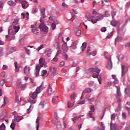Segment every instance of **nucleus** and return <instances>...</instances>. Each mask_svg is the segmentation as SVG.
<instances>
[{
    "mask_svg": "<svg viewBox=\"0 0 130 130\" xmlns=\"http://www.w3.org/2000/svg\"><path fill=\"white\" fill-rule=\"evenodd\" d=\"M39 64L37 65L36 67V75L37 76H39V72H40V69H41V68H43L44 62H45V59L43 58H40L39 60Z\"/></svg>",
    "mask_w": 130,
    "mask_h": 130,
    "instance_id": "obj_1",
    "label": "nucleus"
},
{
    "mask_svg": "<svg viewBox=\"0 0 130 130\" xmlns=\"http://www.w3.org/2000/svg\"><path fill=\"white\" fill-rule=\"evenodd\" d=\"M43 86H44L43 83H42L40 87H37L36 90V92H34L31 94L30 98L35 100V99L37 98V95H38V94H39V93L42 91V88H43Z\"/></svg>",
    "mask_w": 130,
    "mask_h": 130,
    "instance_id": "obj_2",
    "label": "nucleus"
},
{
    "mask_svg": "<svg viewBox=\"0 0 130 130\" xmlns=\"http://www.w3.org/2000/svg\"><path fill=\"white\" fill-rule=\"evenodd\" d=\"M50 72H52V73L50 75L51 78H53L55 75H57V70H56V68L55 67H50Z\"/></svg>",
    "mask_w": 130,
    "mask_h": 130,
    "instance_id": "obj_3",
    "label": "nucleus"
},
{
    "mask_svg": "<svg viewBox=\"0 0 130 130\" xmlns=\"http://www.w3.org/2000/svg\"><path fill=\"white\" fill-rule=\"evenodd\" d=\"M39 28L40 30H43L45 34H47V33H48V27H47V26L40 24L39 25Z\"/></svg>",
    "mask_w": 130,
    "mask_h": 130,
    "instance_id": "obj_4",
    "label": "nucleus"
},
{
    "mask_svg": "<svg viewBox=\"0 0 130 130\" xmlns=\"http://www.w3.org/2000/svg\"><path fill=\"white\" fill-rule=\"evenodd\" d=\"M108 59V63L106 65V68L108 70H112V61L111 60V57H109V58H107Z\"/></svg>",
    "mask_w": 130,
    "mask_h": 130,
    "instance_id": "obj_5",
    "label": "nucleus"
},
{
    "mask_svg": "<svg viewBox=\"0 0 130 130\" xmlns=\"http://www.w3.org/2000/svg\"><path fill=\"white\" fill-rule=\"evenodd\" d=\"M127 72V68L124 65H121V76L123 77L125 75V73Z\"/></svg>",
    "mask_w": 130,
    "mask_h": 130,
    "instance_id": "obj_6",
    "label": "nucleus"
},
{
    "mask_svg": "<svg viewBox=\"0 0 130 130\" xmlns=\"http://www.w3.org/2000/svg\"><path fill=\"white\" fill-rule=\"evenodd\" d=\"M52 94V85L49 84L48 90L47 91V94L48 96H50Z\"/></svg>",
    "mask_w": 130,
    "mask_h": 130,
    "instance_id": "obj_7",
    "label": "nucleus"
},
{
    "mask_svg": "<svg viewBox=\"0 0 130 130\" xmlns=\"http://www.w3.org/2000/svg\"><path fill=\"white\" fill-rule=\"evenodd\" d=\"M117 88L116 98L121 97V92H120V87L119 86H116Z\"/></svg>",
    "mask_w": 130,
    "mask_h": 130,
    "instance_id": "obj_8",
    "label": "nucleus"
},
{
    "mask_svg": "<svg viewBox=\"0 0 130 130\" xmlns=\"http://www.w3.org/2000/svg\"><path fill=\"white\" fill-rule=\"evenodd\" d=\"M17 87L19 89L24 90L26 88V84H22V82H18L17 83Z\"/></svg>",
    "mask_w": 130,
    "mask_h": 130,
    "instance_id": "obj_9",
    "label": "nucleus"
},
{
    "mask_svg": "<svg viewBox=\"0 0 130 130\" xmlns=\"http://www.w3.org/2000/svg\"><path fill=\"white\" fill-rule=\"evenodd\" d=\"M23 71H24V74H25V75H29V74H30V68L29 67L25 66L24 68Z\"/></svg>",
    "mask_w": 130,
    "mask_h": 130,
    "instance_id": "obj_10",
    "label": "nucleus"
},
{
    "mask_svg": "<svg viewBox=\"0 0 130 130\" xmlns=\"http://www.w3.org/2000/svg\"><path fill=\"white\" fill-rule=\"evenodd\" d=\"M62 49L64 52H67L69 50V48H68V45L67 43H64L62 45Z\"/></svg>",
    "mask_w": 130,
    "mask_h": 130,
    "instance_id": "obj_11",
    "label": "nucleus"
},
{
    "mask_svg": "<svg viewBox=\"0 0 130 130\" xmlns=\"http://www.w3.org/2000/svg\"><path fill=\"white\" fill-rule=\"evenodd\" d=\"M15 118H14V121H16V122H19L22 120L23 119V117L20 116H17L16 117H15Z\"/></svg>",
    "mask_w": 130,
    "mask_h": 130,
    "instance_id": "obj_12",
    "label": "nucleus"
},
{
    "mask_svg": "<svg viewBox=\"0 0 130 130\" xmlns=\"http://www.w3.org/2000/svg\"><path fill=\"white\" fill-rule=\"evenodd\" d=\"M91 91H93L92 89L90 88H86L82 92L83 94H86V93H90Z\"/></svg>",
    "mask_w": 130,
    "mask_h": 130,
    "instance_id": "obj_13",
    "label": "nucleus"
},
{
    "mask_svg": "<svg viewBox=\"0 0 130 130\" xmlns=\"http://www.w3.org/2000/svg\"><path fill=\"white\" fill-rule=\"evenodd\" d=\"M40 119L38 117L36 121V123L37 124V126H36L37 130L39 129V126L40 125Z\"/></svg>",
    "mask_w": 130,
    "mask_h": 130,
    "instance_id": "obj_14",
    "label": "nucleus"
},
{
    "mask_svg": "<svg viewBox=\"0 0 130 130\" xmlns=\"http://www.w3.org/2000/svg\"><path fill=\"white\" fill-rule=\"evenodd\" d=\"M19 21H20V19L18 17L16 18L14 21L12 23V25L14 26L15 25H18L19 24Z\"/></svg>",
    "mask_w": 130,
    "mask_h": 130,
    "instance_id": "obj_15",
    "label": "nucleus"
},
{
    "mask_svg": "<svg viewBox=\"0 0 130 130\" xmlns=\"http://www.w3.org/2000/svg\"><path fill=\"white\" fill-rule=\"evenodd\" d=\"M8 5H9V6H11V7H15L16 5H17V3L15 2H14L12 1H8L7 3Z\"/></svg>",
    "mask_w": 130,
    "mask_h": 130,
    "instance_id": "obj_16",
    "label": "nucleus"
},
{
    "mask_svg": "<svg viewBox=\"0 0 130 130\" xmlns=\"http://www.w3.org/2000/svg\"><path fill=\"white\" fill-rule=\"evenodd\" d=\"M117 58L118 61H121V60L123 59V58H124V56L123 54H120L118 56H117Z\"/></svg>",
    "mask_w": 130,
    "mask_h": 130,
    "instance_id": "obj_17",
    "label": "nucleus"
},
{
    "mask_svg": "<svg viewBox=\"0 0 130 130\" xmlns=\"http://www.w3.org/2000/svg\"><path fill=\"white\" fill-rule=\"evenodd\" d=\"M57 128L58 130H62V127H61V123H60V121L57 122Z\"/></svg>",
    "mask_w": 130,
    "mask_h": 130,
    "instance_id": "obj_18",
    "label": "nucleus"
},
{
    "mask_svg": "<svg viewBox=\"0 0 130 130\" xmlns=\"http://www.w3.org/2000/svg\"><path fill=\"white\" fill-rule=\"evenodd\" d=\"M110 130H116V124H114L112 125V122H111L110 124Z\"/></svg>",
    "mask_w": 130,
    "mask_h": 130,
    "instance_id": "obj_19",
    "label": "nucleus"
},
{
    "mask_svg": "<svg viewBox=\"0 0 130 130\" xmlns=\"http://www.w3.org/2000/svg\"><path fill=\"white\" fill-rule=\"evenodd\" d=\"M54 47L56 48V49H60V47L59 46V42H56L54 44Z\"/></svg>",
    "mask_w": 130,
    "mask_h": 130,
    "instance_id": "obj_20",
    "label": "nucleus"
},
{
    "mask_svg": "<svg viewBox=\"0 0 130 130\" xmlns=\"http://www.w3.org/2000/svg\"><path fill=\"white\" fill-rule=\"evenodd\" d=\"M116 98L117 99V103H119L118 109L119 111H120V109H119V107H120L121 105L119 103H120V102H121V99H120V98Z\"/></svg>",
    "mask_w": 130,
    "mask_h": 130,
    "instance_id": "obj_21",
    "label": "nucleus"
},
{
    "mask_svg": "<svg viewBox=\"0 0 130 130\" xmlns=\"http://www.w3.org/2000/svg\"><path fill=\"white\" fill-rule=\"evenodd\" d=\"M117 24H118V21L113 20L111 22V25L113 26V27H116L117 26Z\"/></svg>",
    "mask_w": 130,
    "mask_h": 130,
    "instance_id": "obj_22",
    "label": "nucleus"
},
{
    "mask_svg": "<svg viewBox=\"0 0 130 130\" xmlns=\"http://www.w3.org/2000/svg\"><path fill=\"white\" fill-rule=\"evenodd\" d=\"M104 18V15H102V14H100L98 16L97 20L99 21H101L102 20H103Z\"/></svg>",
    "mask_w": 130,
    "mask_h": 130,
    "instance_id": "obj_23",
    "label": "nucleus"
},
{
    "mask_svg": "<svg viewBox=\"0 0 130 130\" xmlns=\"http://www.w3.org/2000/svg\"><path fill=\"white\" fill-rule=\"evenodd\" d=\"M16 50H17L15 47H9V51L10 53H13V52H15Z\"/></svg>",
    "mask_w": 130,
    "mask_h": 130,
    "instance_id": "obj_24",
    "label": "nucleus"
},
{
    "mask_svg": "<svg viewBox=\"0 0 130 130\" xmlns=\"http://www.w3.org/2000/svg\"><path fill=\"white\" fill-rule=\"evenodd\" d=\"M21 3H22L21 5H22V7L23 8V9H25V5L28 4V2L26 1H22L21 2Z\"/></svg>",
    "mask_w": 130,
    "mask_h": 130,
    "instance_id": "obj_25",
    "label": "nucleus"
},
{
    "mask_svg": "<svg viewBox=\"0 0 130 130\" xmlns=\"http://www.w3.org/2000/svg\"><path fill=\"white\" fill-rule=\"evenodd\" d=\"M86 47H87V43L84 42L82 44V46L81 47L82 51H84V50L86 49Z\"/></svg>",
    "mask_w": 130,
    "mask_h": 130,
    "instance_id": "obj_26",
    "label": "nucleus"
},
{
    "mask_svg": "<svg viewBox=\"0 0 130 130\" xmlns=\"http://www.w3.org/2000/svg\"><path fill=\"white\" fill-rule=\"evenodd\" d=\"M78 41H76L73 43V45L72 46L73 49H76V48H77V45H78Z\"/></svg>",
    "mask_w": 130,
    "mask_h": 130,
    "instance_id": "obj_27",
    "label": "nucleus"
},
{
    "mask_svg": "<svg viewBox=\"0 0 130 130\" xmlns=\"http://www.w3.org/2000/svg\"><path fill=\"white\" fill-rule=\"evenodd\" d=\"M122 39H123L122 37H118L115 39V42H119L120 41H122Z\"/></svg>",
    "mask_w": 130,
    "mask_h": 130,
    "instance_id": "obj_28",
    "label": "nucleus"
},
{
    "mask_svg": "<svg viewBox=\"0 0 130 130\" xmlns=\"http://www.w3.org/2000/svg\"><path fill=\"white\" fill-rule=\"evenodd\" d=\"M14 65H15V72H16V73H18V72H19V71H20V68H19V67H18V65H17V62H15L14 63Z\"/></svg>",
    "mask_w": 130,
    "mask_h": 130,
    "instance_id": "obj_29",
    "label": "nucleus"
},
{
    "mask_svg": "<svg viewBox=\"0 0 130 130\" xmlns=\"http://www.w3.org/2000/svg\"><path fill=\"white\" fill-rule=\"evenodd\" d=\"M82 34V31L80 29H77L76 31V35L77 36H81V35Z\"/></svg>",
    "mask_w": 130,
    "mask_h": 130,
    "instance_id": "obj_30",
    "label": "nucleus"
},
{
    "mask_svg": "<svg viewBox=\"0 0 130 130\" xmlns=\"http://www.w3.org/2000/svg\"><path fill=\"white\" fill-rule=\"evenodd\" d=\"M14 29L15 30V33H17L19 31V30H20V26L19 25L17 26H14Z\"/></svg>",
    "mask_w": 130,
    "mask_h": 130,
    "instance_id": "obj_31",
    "label": "nucleus"
},
{
    "mask_svg": "<svg viewBox=\"0 0 130 130\" xmlns=\"http://www.w3.org/2000/svg\"><path fill=\"white\" fill-rule=\"evenodd\" d=\"M62 56H63L64 59H65V60H67V59H68V58H69V56L68 55V54H67V53H66V52L63 53Z\"/></svg>",
    "mask_w": 130,
    "mask_h": 130,
    "instance_id": "obj_32",
    "label": "nucleus"
},
{
    "mask_svg": "<svg viewBox=\"0 0 130 130\" xmlns=\"http://www.w3.org/2000/svg\"><path fill=\"white\" fill-rule=\"evenodd\" d=\"M74 106V104L71 103V101H69L68 103V108H72Z\"/></svg>",
    "mask_w": 130,
    "mask_h": 130,
    "instance_id": "obj_33",
    "label": "nucleus"
},
{
    "mask_svg": "<svg viewBox=\"0 0 130 130\" xmlns=\"http://www.w3.org/2000/svg\"><path fill=\"white\" fill-rule=\"evenodd\" d=\"M0 130H6V125L5 123H3L1 125H0Z\"/></svg>",
    "mask_w": 130,
    "mask_h": 130,
    "instance_id": "obj_34",
    "label": "nucleus"
},
{
    "mask_svg": "<svg viewBox=\"0 0 130 130\" xmlns=\"http://www.w3.org/2000/svg\"><path fill=\"white\" fill-rule=\"evenodd\" d=\"M124 92H125V94L126 95H127V94H128L130 92V88L129 87H127L125 89V90H124Z\"/></svg>",
    "mask_w": 130,
    "mask_h": 130,
    "instance_id": "obj_35",
    "label": "nucleus"
},
{
    "mask_svg": "<svg viewBox=\"0 0 130 130\" xmlns=\"http://www.w3.org/2000/svg\"><path fill=\"white\" fill-rule=\"evenodd\" d=\"M5 84H6V80H5V79H2V80L0 81V86H1L2 87H3V86H4V85H5Z\"/></svg>",
    "mask_w": 130,
    "mask_h": 130,
    "instance_id": "obj_36",
    "label": "nucleus"
},
{
    "mask_svg": "<svg viewBox=\"0 0 130 130\" xmlns=\"http://www.w3.org/2000/svg\"><path fill=\"white\" fill-rule=\"evenodd\" d=\"M52 52V51H51V49L48 50L47 55L48 56V57H50V56H51Z\"/></svg>",
    "mask_w": 130,
    "mask_h": 130,
    "instance_id": "obj_37",
    "label": "nucleus"
},
{
    "mask_svg": "<svg viewBox=\"0 0 130 130\" xmlns=\"http://www.w3.org/2000/svg\"><path fill=\"white\" fill-rule=\"evenodd\" d=\"M85 18H86L88 20V21H91L92 19L94 18V16L88 15L87 16H86Z\"/></svg>",
    "mask_w": 130,
    "mask_h": 130,
    "instance_id": "obj_38",
    "label": "nucleus"
},
{
    "mask_svg": "<svg viewBox=\"0 0 130 130\" xmlns=\"http://www.w3.org/2000/svg\"><path fill=\"white\" fill-rule=\"evenodd\" d=\"M89 85L90 86H93V87H94L93 90H96V86H95V85H94V81H91V82H89Z\"/></svg>",
    "mask_w": 130,
    "mask_h": 130,
    "instance_id": "obj_39",
    "label": "nucleus"
},
{
    "mask_svg": "<svg viewBox=\"0 0 130 130\" xmlns=\"http://www.w3.org/2000/svg\"><path fill=\"white\" fill-rule=\"evenodd\" d=\"M56 98H58V96H53L52 99V103L55 104L56 102Z\"/></svg>",
    "mask_w": 130,
    "mask_h": 130,
    "instance_id": "obj_40",
    "label": "nucleus"
},
{
    "mask_svg": "<svg viewBox=\"0 0 130 130\" xmlns=\"http://www.w3.org/2000/svg\"><path fill=\"white\" fill-rule=\"evenodd\" d=\"M6 118H7V116L4 115V114L0 116V120H5Z\"/></svg>",
    "mask_w": 130,
    "mask_h": 130,
    "instance_id": "obj_41",
    "label": "nucleus"
},
{
    "mask_svg": "<svg viewBox=\"0 0 130 130\" xmlns=\"http://www.w3.org/2000/svg\"><path fill=\"white\" fill-rule=\"evenodd\" d=\"M116 116V115L115 113L112 114L111 116V120H115Z\"/></svg>",
    "mask_w": 130,
    "mask_h": 130,
    "instance_id": "obj_42",
    "label": "nucleus"
},
{
    "mask_svg": "<svg viewBox=\"0 0 130 130\" xmlns=\"http://www.w3.org/2000/svg\"><path fill=\"white\" fill-rule=\"evenodd\" d=\"M15 124H16V122L14 123L12 122L10 125V127L12 130H15Z\"/></svg>",
    "mask_w": 130,
    "mask_h": 130,
    "instance_id": "obj_43",
    "label": "nucleus"
},
{
    "mask_svg": "<svg viewBox=\"0 0 130 130\" xmlns=\"http://www.w3.org/2000/svg\"><path fill=\"white\" fill-rule=\"evenodd\" d=\"M4 55V48L0 47V56Z\"/></svg>",
    "mask_w": 130,
    "mask_h": 130,
    "instance_id": "obj_44",
    "label": "nucleus"
},
{
    "mask_svg": "<svg viewBox=\"0 0 130 130\" xmlns=\"http://www.w3.org/2000/svg\"><path fill=\"white\" fill-rule=\"evenodd\" d=\"M89 109L92 112H94V111H95V108H94V106L93 105L89 106Z\"/></svg>",
    "mask_w": 130,
    "mask_h": 130,
    "instance_id": "obj_45",
    "label": "nucleus"
},
{
    "mask_svg": "<svg viewBox=\"0 0 130 130\" xmlns=\"http://www.w3.org/2000/svg\"><path fill=\"white\" fill-rule=\"evenodd\" d=\"M20 100H19V97L18 96V95H17V93L15 96V101H16L17 102H21V98H20Z\"/></svg>",
    "mask_w": 130,
    "mask_h": 130,
    "instance_id": "obj_46",
    "label": "nucleus"
},
{
    "mask_svg": "<svg viewBox=\"0 0 130 130\" xmlns=\"http://www.w3.org/2000/svg\"><path fill=\"white\" fill-rule=\"evenodd\" d=\"M112 35H113V31L111 32L110 33H109L108 35L107 36V38H111Z\"/></svg>",
    "mask_w": 130,
    "mask_h": 130,
    "instance_id": "obj_47",
    "label": "nucleus"
},
{
    "mask_svg": "<svg viewBox=\"0 0 130 130\" xmlns=\"http://www.w3.org/2000/svg\"><path fill=\"white\" fill-rule=\"evenodd\" d=\"M90 55H93V56H95L96 54H97V52L96 51H92L90 53Z\"/></svg>",
    "mask_w": 130,
    "mask_h": 130,
    "instance_id": "obj_48",
    "label": "nucleus"
},
{
    "mask_svg": "<svg viewBox=\"0 0 130 130\" xmlns=\"http://www.w3.org/2000/svg\"><path fill=\"white\" fill-rule=\"evenodd\" d=\"M8 40L9 41H11L12 40H15V36H9V39Z\"/></svg>",
    "mask_w": 130,
    "mask_h": 130,
    "instance_id": "obj_49",
    "label": "nucleus"
},
{
    "mask_svg": "<svg viewBox=\"0 0 130 130\" xmlns=\"http://www.w3.org/2000/svg\"><path fill=\"white\" fill-rule=\"evenodd\" d=\"M111 14H112V19H114V16H115V15H116V12L114 11H112Z\"/></svg>",
    "mask_w": 130,
    "mask_h": 130,
    "instance_id": "obj_50",
    "label": "nucleus"
},
{
    "mask_svg": "<svg viewBox=\"0 0 130 130\" xmlns=\"http://www.w3.org/2000/svg\"><path fill=\"white\" fill-rule=\"evenodd\" d=\"M91 22H92L93 24H96V22H98V19H94L93 18L91 19Z\"/></svg>",
    "mask_w": 130,
    "mask_h": 130,
    "instance_id": "obj_51",
    "label": "nucleus"
},
{
    "mask_svg": "<svg viewBox=\"0 0 130 130\" xmlns=\"http://www.w3.org/2000/svg\"><path fill=\"white\" fill-rule=\"evenodd\" d=\"M41 13H42L43 16H44V15H45V8H42L41 9Z\"/></svg>",
    "mask_w": 130,
    "mask_h": 130,
    "instance_id": "obj_52",
    "label": "nucleus"
},
{
    "mask_svg": "<svg viewBox=\"0 0 130 130\" xmlns=\"http://www.w3.org/2000/svg\"><path fill=\"white\" fill-rule=\"evenodd\" d=\"M89 72L90 73H94V72H95V68H90L89 70H88Z\"/></svg>",
    "mask_w": 130,
    "mask_h": 130,
    "instance_id": "obj_53",
    "label": "nucleus"
},
{
    "mask_svg": "<svg viewBox=\"0 0 130 130\" xmlns=\"http://www.w3.org/2000/svg\"><path fill=\"white\" fill-rule=\"evenodd\" d=\"M1 77H2V78H5L6 77V72H2L1 73Z\"/></svg>",
    "mask_w": 130,
    "mask_h": 130,
    "instance_id": "obj_54",
    "label": "nucleus"
},
{
    "mask_svg": "<svg viewBox=\"0 0 130 130\" xmlns=\"http://www.w3.org/2000/svg\"><path fill=\"white\" fill-rule=\"evenodd\" d=\"M8 32H9V34H11V35H14V31H13V29H9Z\"/></svg>",
    "mask_w": 130,
    "mask_h": 130,
    "instance_id": "obj_55",
    "label": "nucleus"
},
{
    "mask_svg": "<svg viewBox=\"0 0 130 130\" xmlns=\"http://www.w3.org/2000/svg\"><path fill=\"white\" fill-rule=\"evenodd\" d=\"M42 76H45V75H46V74H47V71L43 70L42 71Z\"/></svg>",
    "mask_w": 130,
    "mask_h": 130,
    "instance_id": "obj_56",
    "label": "nucleus"
},
{
    "mask_svg": "<svg viewBox=\"0 0 130 130\" xmlns=\"http://www.w3.org/2000/svg\"><path fill=\"white\" fill-rule=\"evenodd\" d=\"M51 26H52V29L53 30H54V29L56 28V24H55V23H52Z\"/></svg>",
    "mask_w": 130,
    "mask_h": 130,
    "instance_id": "obj_57",
    "label": "nucleus"
},
{
    "mask_svg": "<svg viewBox=\"0 0 130 130\" xmlns=\"http://www.w3.org/2000/svg\"><path fill=\"white\" fill-rule=\"evenodd\" d=\"M108 15H109V12H108V11H106L103 16L104 17H107Z\"/></svg>",
    "mask_w": 130,
    "mask_h": 130,
    "instance_id": "obj_58",
    "label": "nucleus"
},
{
    "mask_svg": "<svg viewBox=\"0 0 130 130\" xmlns=\"http://www.w3.org/2000/svg\"><path fill=\"white\" fill-rule=\"evenodd\" d=\"M122 117L123 119H125V118H126V114H125V113H123L122 114Z\"/></svg>",
    "mask_w": 130,
    "mask_h": 130,
    "instance_id": "obj_59",
    "label": "nucleus"
},
{
    "mask_svg": "<svg viewBox=\"0 0 130 130\" xmlns=\"http://www.w3.org/2000/svg\"><path fill=\"white\" fill-rule=\"evenodd\" d=\"M106 30L107 29L106 27H103L101 29V31H102V32H106Z\"/></svg>",
    "mask_w": 130,
    "mask_h": 130,
    "instance_id": "obj_60",
    "label": "nucleus"
},
{
    "mask_svg": "<svg viewBox=\"0 0 130 130\" xmlns=\"http://www.w3.org/2000/svg\"><path fill=\"white\" fill-rule=\"evenodd\" d=\"M45 104V103L44 101L41 102L40 105H41V106H42V108H44V105Z\"/></svg>",
    "mask_w": 130,
    "mask_h": 130,
    "instance_id": "obj_61",
    "label": "nucleus"
},
{
    "mask_svg": "<svg viewBox=\"0 0 130 130\" xmlns=\"http://www.w3.org/2000/svg\"><path fill=\"white\" fill-rule=\"evenodd\" d=\"M101 70L98 69V68H96V69H95V72L97 73V74H99V73H100L101 72Z\"/></svg>",
    "mask_w": 130,
    "mask_h": 130,
    "instance_id": "obj_62",
    "label": "nucleus"
},
{
    "mask_svg": "<svg viewBox=\"0 0 130 130\" xmlns=\"http://www.w3.org/2000/svg\"><path fill=\"white\" fill-rule=\"evenodd\" d=\"M92 77H93V78H98V77H99V75L98 74L94 73L92 75Z\"/></svg>",
    "mask_w": 130,
    "mask_h": 130,
    "instance_id": "obj_63",
    "label": "nucleus"
},
{
    "mask_svg": "<svg viewBox=\"0 0 130 130\" xmlns=\"http://www.w3.org/2000/svg\"><path fill=\"white\" fill-rule=\"evenodd\" d=\"M64 61H61L60 62V67H64Z\"/></svg>",
    "mask_w": 130,
    "mask_h": 130,
    "instance_id": "obj_64",
    "label": "nucleus"
}]
</instances>
